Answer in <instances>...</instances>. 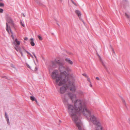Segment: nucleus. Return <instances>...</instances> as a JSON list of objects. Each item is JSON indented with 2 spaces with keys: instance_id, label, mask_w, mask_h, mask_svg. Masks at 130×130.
I'll return each mask as SVG.
<instances>
[{
  "instance_id": "nucleus-13",
  "label": "nucleus",
  "mask_w": 130,
  "mask_h": 130,
  "mask_svg": "<svg viewBox=\"0 0 130 130\" xmlns=\"http://www.w3.org/2000/svg\"><path fill=\"white\" fill-rule=\"evenodd\" d=\"M75 12L76 13L78 17L80 16L81 15L80 12L77 10H76L75 11Z\"/></svg>"
},
{
  "instance_id": "nucleus-17",
  "label": "nucleus",
  "mask_w": 130,
  "mask_h": 130,
  "mask_svg": "<svg viewBox=\"0 0 130 130\" xmlns=\"http://www.w3.org/2000/svg\"><path fill=\"white\" fill-rule=\"evenodd\" d=\"M125 15L127 18H129V16L127 13H125Z\"/></svg>"
},
{
  "instance_id": "nucleus-1",
  "label": "nucleus",
  "mask_w": 130,
  "mask_h": 130,
  "mask_svg": "<svg viewBox=\"0 0 130 130\" xmlns=\"http://www.w3.org/2000/svg\"><path fill=\"white\" fill-rule=\"evenodd\" d=\"M68 95L71 100L73 104L68 103V99L66 97L64 99L63 102L65 105H67L69 114L73 121L76 123H76H78L79 122H81L77 116L78 114L82 113L88 119L94 114L93 110L87 108L84 101L80 99H77L75 94L69 93Z\"/></svg>"
},
{
  "instance_id": "nucleus-5",
  "label": "nucleus",
  "mask_w": 130,
  "mask_h": 130,
  "mask_svg": "<svg viewBox=\"0 0 130 130\" xmlns=\"http://www.w3.org/2000/svg\"><path fill=\"white\" fill-rule=\"evenodd\" d=\"M7 22L6 23V30L9 33V30L11 29L10 26H12L15 30H16V26L14 25L11 18L9 17L6 19Z\"/></svg>"
},
{
  "instance_id": "nucleus-4",
  "label": "nucleus",
  "mask_w": 130,
  "mask_h": 130,
  "mask_svg": "<svg viewBox=\"0 0 130 130\" xmlns=\"http://www.w3.org/2000/svg\"><path fill=\"white\" fill-rule=\"evenodd\" d=\"M89 119L92 122L96 125L93 128V130H103V127L99 119L95 116V114L92 115Z\"/></svg>"
},
{
  "instance_id": "nucleus-3",
  "label": "nucleus",
  "mask_w": 130,
  "mask_h": 130,
  "mask_svg": "<svg viewBox=\"0 0 130 130\" xmlns=\"http://www.w3.org/2000/svg\"><path fill=\"white\" fill-rule=\"evenodd\" d=\"M68 80L63 85H61L63 86L60 89V92L61 94L64 93L69 88L70 91L74 92L75 91L76 89L75 87V82L74 80H71L69 83V85L68 86L67 84ZM61 86V85L60 86Z\"/></svg>"
},
{
  "instance_id": "nucleus-9",
  "label": "nucleus",
  "mask_w": 130,
  "mask_h": 130,
  "mask_svg": "<svg viewBox=\"0 0 130 130\" xmlns=\"http://www.w3.org/2000/svg\"><path fill=\"white\" fill-rule=\"evenodd\" d=\"M76 126L78 128L79 130H84L82 127V125L81 122L76 123Z\"/></svg>"
},
{
  "instance_id": "nucleus-32",
  "label": "nucleus",
  "mask_w": 130,
  "mask_h": 130,
  "mask_svg": "<svg viewBox=\"0 0 130 130\" xmlns=\"http://www.w3.org/2000/svg\"><path fill=\"white\" fill-rule=\"evenodd\" d=\"M34 56L35 57V58H36V56H35V54H34Z\"/></svg>"
},
{
  "instance_id": "nucleus-15",
  "label": "nucleus",
  "mask_w": 130,
  "mask_h": 130,
  "mask_svg": "<svg viewBox=\"0 0 130 130\" xmlns=\"http://www.w3.org/2000/svg\"><path fill=\"white\" fill-rule=\"evenodd\" d=\"M122 101L123 104L125 105V106L126 107V104L125 100L123 99H122Z\"/></svg>"
},
{
  "instance_id": "nucleus-28",
  "label": "nucleus",
  "mask_w": 130,
  "mask_h": 130,
  "mask_svg": "<svg viewBox=\"0 0 130 130\" xmlns=\"http://www.w3.org/2000/svg\"><path fill=\"white\" fill-rule=\"evenodd\" d=\"M96 79L97 80H99V78L98 77H96Z\"/></svg>"
},
{
  "instance_id": "nucleus-2",
  "label": "nucleus",
  "mask_w": 130,
  "mask_h": 130,
  "mask_svg": "<svg viewBox=\"0 0 130 130\" xmlns=\"http://www.w3.org/2000/svg\"><path fill=\"white\" fill-rule=\"evenodd\" d=\"M59 69L60 72V74L58 70H55L52 72L51 76L57 85L61 86L69 80V73L72 70L69 67H64L62 64L59 66Z\"/></svg>"
},
{
  "instance_id": "nucleus-23",
  "label": "nucleus",
  "mask_w": 130,
  "mask_h": 130,
  "mask_svg": "<svg viewBox=\"0 0 130 130\" xmlns=\"http://www.w3.org/2000/svg\"><path fill=\"white\" fill-rule=\"evenodd\" d=\"M87 78L88 81H89V82H90V78L88 77Z\"/></svg>"
},
{
  "instance_id": "nucleus-27",
  "label": "nucleus",
  "mask_w": 130,
  "mask_h": 130,
  "mask_svg": "<svg viewBox=\"0 0 130 130\" xmlns=\"http://www.w3.org/2000/svg\"><path fill=\"white\" fill-rule=\"evenodd\" d=\"M27 39H28V38H27V37H25V38H24V40H27Z\"/></svg>"
},
{
  "instance_id": "nucleus-29",
  "label": "nucleus",
  "mask_w": 130,
  "mask_h": 130,
  "mask_svg": "<svg viewBox=\"0 0 130 130\" xmlns=\"http://www.w3.org/2000/svg\"><path fill=\"white\" fill-rule=\"evenodd\" d=\"M112 51L113 52V53H115V52H114V50L113 49V48L112 49Z\"/></svg>"
},
{
  "instance_id": "nucleus-7",
  "label": "nucleus",
  "mask_w": 130,
  "mask_h": 130,
  "mask_svg": "<svg viewBox=\"0 0 130 130\" xmlns=\"http://www.w3.org/2000/svg\"><path fill=\"white\" fill-rule=\"evenodd\" d=\"M26 65L28 68L33 71H36L37 70L36 65L35 63L31 64L30 65L26 63Z\"/></svg>"
},
{
  "instance_id": "nucleus-26",
  "label": "nucleus",
  "mask_w": 130,
  "mask_h": 130,
  "mask_svg": "<svg viewBox=\"0 0 130 130\" xmlns=\"http://www.w3.org/2000/svg\"><path fill=\"white\" fill-rule=\"evenodd\" d=\"M21 23L22 25L24 27V25L21 22Z\"/></svg>"
},
{
  "instance_id": "nucleus-19",
  "label": "nucleus",
  "mask_w": 130,
  "mask_h": 130,
  "mask_svg": "<svg viewBox=\"0 0 130 130\" xmlns=\"http://www.w3.org/2000/svg\"><path fill=\"white\" fill-rule=\"evenodd\" d=\"M38 37L40 40H42V37L40 36H38Z\"/></svg>"
},
{
  "instance_id": "nucleus-20",
  "label": "nucleus",
  "mask_w": 130,
  "mask_h": 130,
  "mask_svg": "<svg viewBox=\"0 0 130 130\" xmlns=\"http://www.w3.org/2000/svg\"><path fill=\"white\" fill-rule=\"evenodd\" d=\"M82 74L83 76H85L87 78L88 77V76L85 73L83 74Z\"/></svg>"
},
{
  "instance_id": "nucleus-21",
  "label": "nucleus",
  "mask_w": 130,
  "mask_h": 130,
  "mask_svg": "<svg viewBox=\"0 0 130 130\" xmlns=\"http://www.w3.org/2000/svg\"><path fill=\"white\" fill-rule=\"evenodd\" d=\"M4 4L2 3H0V7H3L4 6Z\"/></svg>"
},
{
  "instance_id": "nucleus-16",
  "label": "nucleus",
  "mask_w": 130,
  "mask_h": 130,
  "mask_svg": "<svg viewBox=\"0 0 130 130\" xmlns=\"http://www.w3.org/2000/svg\"><path fill=\"white\" fill-rule=\"evenodd\" d=\"M30 99L31 100H32V101H35V97L33 96H31L30 97Z\"/></svg>"
},
{
  "instance_id": "nucleus-22",
  "label": "nucleus",
  "mask_w": 130,
  "mask_h": 130,
  "mask_svg": "<svg viewBox=\"0 0 130 130\" xmlns=\"http://www.w3.org/2000/svg\"><path fill=\"white\" fill-rule=\"evenodd\" d=\"M3 10L2 8H0V13H2L3 12Z\"/></svg>"
},
{
  "instance_id": "nucleus-24",
  "label": "nucleus",
  "mask_w": 130,
  "mask_h": 130,
  "mask_svg": "<svg viewBox=\"0 0 130 130\" xmlns=\"http://www.w3.org/2000/svg\"><path fill=\"white\" fill-rule=\"evenodd\" d=\"M5 117L6 119H8V117H7V115L6 114V113H5Z\"/></svg>"
},
{
  "instance_id": "nucleus-10",
  "label": "nucleus",
  "mask_w": 130,
  "mask_h": 130,
  "mask_svg": "<svg viewBox=\"0 0 130 130\" xmlns=\"http://www.w3.org/2000/svg\"><path fill=\"white\" fill-rule=\"evenodd\" d=\"M55 63H57L59 65L61 64L62 63L60 62L59 59H58V58H56L55 60L53 62V64H55Z\"/></svg>"
},
{
  "instance_id": "nucleus-33",
  "label": "nucleus",
  "mask_w": 130,
  "mask_h": 130,
  "mask_svg": "<svg viewBox=\"0 0 130 130\" xmlns=\"http://www.w3.org/2000/svg\"><path fill=\"white\" fill-rule=\"evenodd\" d=\"M90 86L91 87H92V85L91 84H90Z\"/></svg>"
},
{
  "instance_id": "nucleus-34",
  "label": "nucleus",
  "mask_w": 130,
  "mask_h": 130,
  "mask_svg": "<svg viewBox=\"0 0 130 130\" xmlns=\"http://www.w3.org/2000/svg\"><path fill=\"white\" fill-rule=\"evenodd\" d=\"M2 0H0V1H2Z\"/></svg>"
},
{
  "instance_id": "nucleus-11",
  "label": "nucleus",
  "mask_w": 130,
  "mask_h": 130,
  "mask_svg": "<svg viewBox=\"0 0 130 130\" xmlns=\"http://www.w3.org/2000/svg\"><path fill=\"white\" fill-rule=\"evenodd\" d=\"M65 61L68 64L70 65H72L73 64L72 61L69 58H66L65 59Z\"/></svg>"
},
{
  "instance_id": "nucleus-30",
  "label": "nucleus",
  "mask_w": 130,
  "mask_h": 130,
  "mask_svg": "<svg viewBox=\"0 0 130 130\" xmlns=\"http://www.w3.org/2000/svg\"><path fill=\"white\" fill-rule=\"evenodd\" d=\"M11 66L12 67H14V66L13 64H11Z\"/></svg>"
},
{
  "instance_id": "nucleus-12",
  "label": "nucleus",
  "mask_w": 130,
  "mask_h": 130,
  "mask_svg": "<svg viewBox=\"0 0 130 130\" xmlns=\"http://www.w3.org/2000/svg\"><path fill=\"white\" fill-rule=\"evenodd\" d=\"M30 44L32 46H34L35 45V43L34 42V39L33 38H31L30 39Z\"/></svg>"
},
{
  "instance_id": "nucleus-31",
  "label": "nucleus",
  "mask_w": 130,
  "mask_h": 130,
  "mask_svg": "<svg viewBox=\"0 0 130 130\" xmlns=\"http://www.w3.org/2000/svg\"><path fill=\"white\" fill-rule=\"evenodd\" d=\"M35 101L37 103V100L36 99H35Z\"/></svg>"
},
{
  "instance_id": "nucleus-6",
  "label": "nucleus",
  "mask_w": 130,
  "mask_h": 130,
  "mask_svg": "<svg viewBox=\"0 0 130 130\" xmlns=\"http://www.w3.org/2000/svg\"><path fill=\"white\" fill-rule=\"evenodd\" d=\"M15 49L17 52H20L22 57H23V53H27L29 54L32 57H33L27 51L25 50L24 49H21L20 48H17L16 47H15Z\"/></svg>"
},
{
  "instance_id": "nucleus-25",
  "label": "nucleus",
  "mask_w": 130,
  "mask_h": 130,
  "mask_svg": "<svg viewBox=\"0 0 130 130\" xmlns=\"http://www.w3.org/2000/svg\"><path fill=\"white\" fill-rule=\"evenodd\" d=\"M7 120L8 124L9 123V120L8 119H8H7Z\"/></svg>"
},
{
  "instance_id": "nucleus-14",
  "label": "nucleus",
  "mask_w": 130,
  "mask_h": 130,
  "mask_svg": "<svg viewBox=\"0 0 130 130\" xmlns=\"http://www.w3.org/2000/svg\"><path fill=\"white\" fill-rule=\"evenodd\" d=\"M10 31V33H11V37L12 38V39L14 40V36H13V32H12L11 29H10V30H9V31ZM9 34H10V32H9Z\"/></svg>"
},
{
  "instance_id": "nucleus-18",
  "label": "nucleus",
  "mask_w": 130,
  "mask_h": 130,
  "mask_svg": "<svg viewBox=\"0 0 130 130\" xmlns=\"http://www.w3.org/2000/svg\"><path fill=\"white\" fill-rule=\"evenodd\" d=\"M100 61H101L102 64L103 65V66H105V64H104V63L103 62V61L101 59V58H100Z\"/></svg>"
},
{
  "instance_id": "nucleus-8",
  "label": "nucleus",
  "mask_w": 130,
  "mask_h": 130,
  "mask_svg": "<svg viewBox=\"0 0 130 130\" xmlns=\"http://www.w3.org/2000/svg\"><path fill=\"white\" fill-rule=\"evenodd\" d=\"M20 41H18L17 39H16L14 41V42H13L14 44L15 47H14V48L15 47H16L17 48H20L21 49L20 47H18V46H19L20 44Z\"/></svg>"
}]
</instances>
